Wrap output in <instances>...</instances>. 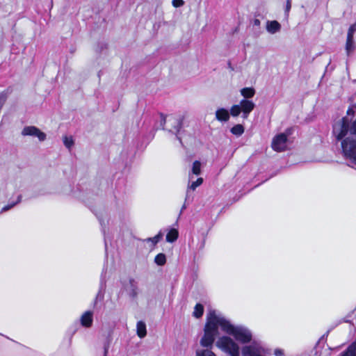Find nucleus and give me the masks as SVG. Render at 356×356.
<instances>
[{
	"mask_svg": "<svg viewBox=\"0 0 356 356\" xmlns=\"http://www.w3.org/2000/svg\"><path fill=\"white\" fill-rule=\"evenodd\" d=\"M195 354L196 356H216L210 348H206L205 349H197Z\"/></svg>",
	"mask_w": 356,
	"mask_h": 356,
	"instance_id": "16",
	"label": "nucleus"
},
{
	"mask_svg": "<svg viewBox=\"0 0 356 356\" xmlns=\"http://www.w3.org/2000/svg\"><path fill=\"white\" fill-rule=\"evenodd\" d=\"M223 322H225V317L218 314L216 311L209 312L204 329V335L200 341L202 347L212 348L216 336L218 334V328L220 327L222 330Z\"/></svg>",
	"mask_w": 356,
	"mask_h": 356,
	"instance_id": "2",
	"label": "nucleus"
},
{
	"mask_svg": "<svg viewBox=\"0 0 356 356\" xmlns=\"http://www.w3.org/2000/svg\"><path fill=\"white\" fill-rule=\"evenodd\" d=\"M342 356H356V343H352Z\"/></svg>",
	"mask_w": 356,
	"mask_h": 356,
	"instance_id": "20",
	"label": "nucleus"
},
{
	"mask_svg": "<svg viewBox=\"0 0 356 356\" xmlns=\"http://www.w3.org/2000/svg\"><path fill=\"white\" fill-rule=\"evenodd\" d=\"M137 334L140 338H143L147 334L146 325L143 321H138L136 325Z\"/></svg>",
	"mask_w": 356,
	"mask_h": 356,
	"instance_id": "14",
	"label": "nucleus"
},
{
	"mask_svg": "<svg viewBox=\"0 0 356 356\" xmlns=\"http://www.w3.org/2000/svg\"><path fill=\"white\" fill-rule=\"evenodd\" d=\"M222 331L232 335L236 340L241 343H248L252 339V334L248 329L241 326H234L225 318V322L222 323Z\"/></svg>",
	"mask_w": 356,
	"mask_h": 356,
	"instance_id": "3",
	"label": "nucleus"
},
{
	"mask_svg": "<svg viewBox=\"0 0 356 356\" xmlns=\"http://www.w3.org/2000/svg\"><path fill=\"white\" fill-rule=\"evenodd\" d=\"M356 31V23L353 24L348 29V35L353 36L354 33Z\"/></svg>",
	"mask_w": 356,
	"mask_h": 356,
	"instance_id": "29",
	"label": "nucleus"
},
{
	"mask_svg": "<svg viewBox=\"0 0 356 356\" xmlns=\"http://www.w3.org/2000/svg\"><path fill=\"white\" fill-rule=\"evenodd\" d=\"M289 145L288 135L284 133L275 136L272 140L271 147L276 152H283L287 149Z\"/></svg>",
	"mask_w": 356,
	"mask_h": 356,
	"instance_id": "6",
	"label": "nucleus"
},
{
	"mask_svg": "<svg viewBox=\"0 0 356 356\" xmlns=\"http://www.w3.org/2000/svg\"><path fill=\"white\" fill-rule=\"evenodd\" d=\"M63 143L65 147L68 149H70L74 145V140L72 137L65 136L63 137Z\"/></svg>",
	"mask_w": 356,
	"mask_h": 356,
	"instance_id": "25",
	"label": "nucleus"
},
{
	"mask_svg": "<svg viewBox=\"0 0 356 356\" xmlns=\"http://www.w3.org/2000/svg\"><path fill=\"white\" fill-rule=\"evenodd\" d=\"M291 8V0H287L286 5V13H288Z\"/></svg>",
	"mask_w": 356,
	"mask_h": 356,
	"instance_id": "30",
	"label": "nucleus"
},
{
	"mask_svg": "<svg viewBox=\"0 0 356 356\" xmlns=\"http://www.w3.org/2000/svg\"><path fill=\"white\" fill-rule=\"evenodd\" d=\"M266 31L270 34H275L281 29V24L276 20L267 21L266 25Z\"/></svg>",
	"mask_w": 356,
	"mask_h": 356,
	"instance_id": "11",
	"label": "nucleus"
},
{
	"mask_svg": "<svg viewBox=\"0 0 356 356\" xmlns=\"http://www.w3.org/2000/svg\"><path fill=\"white\" fill-rule=\"evenodd\" d=\"M172 6L175 8H179L184 4V0H172Z\"/></svg>",
	"mask_w": 356,
	"mask_h": 356,
	"instance_id": "27",
	"label": "nucleus"
},
{
	"mask_svg": "<svg viewBox=\"0 0 356 356\" xmlns=\"http://www.w3.org/2000/svg\"><path fill=\"white\" fill-rule=\"evenodd\" d=\"M155 263L159 266H163L166 262L165 255L163 253H160L155 257Z\"/></svg>",
	"mask_w": 356,
	"mask_h": 356,
	"instance_id": "22",
	"label": "nucleus"
},
{
	"mask_svg": "<svg viewBox=\"0 0 356 356\" xmlns=\"http://www.w3.org/2000/svg\"><path fill=\"white\" fill-rule=\"evenodd\" d=\"M162 235L161 234L159 233L153 238H148L147 239H146V241H151L153 243V245H155L159 241Z\"/></svg>",
	"mask_w": 356,
	"mask_h": 356,
	"instance_id": "26",
	"label": "nucleus"
},
{
	"mask_svg": "<svg viewBox=\"0 0 356 356\" xmlns=\"http://www.w3.org/2000/svg\"><path fill=\"white\" fill-rule=\"evenodd\" d=\"M356 31V23L353 24L348 29V35L353 36L354 33Z\"/></svg>",
	"mask_w": 356,
	"mask_h": 356,
	"instance_id": "28",
	"label": "nucleus"
},
{
	"mask_svg": "<svg viewBox=\"0 0 356 356\" xmlns=\"http://www.w3.org/2000/svg\"><path fill=\"white\" fill-rule=\"evenodd\" d=\"M241 95L246 99L252 97L255 95V90L253 88H244L241 90Z\"/></svg>",
	"mask_w": 356,
	"mask_h": 356,
	"instance_id": "15",
	"label": "nucleus"
},
{
	"mask_svg": "<svg viewBox=\"0 0 356 356\" xmlns=\"http://www.w3.org/2000/svg\"><path fill=\"white\" fill-rule=\"evenodd\" d=\"M282 354H283V353H282V350H275V355L276 356H280V355H282Z\"/></svg>",
	"mask_w": 356,
	"mask_h": 356,
	"instance_id": "32",
	"label": "nucleus"
},
{
	"mask_svg": "<svg viewBox=\"0 0 356 356\" xmlns=\"http://www.w3.org/2000/svg\"><path fill=\"white\" fill-rule=\"evenodd\" d=\"M203 312V306L201 304H197L194 308L193 316L196 318H200L202 316Z\"/></svg>",
	"mask_w": 356,
	"mask_h": 356,
	"instance_id": "23",
	"label": "nucleus"
},
{
	"mask_svg": "<svg viewBox=\"0 0 356 356\" xmlns=\"http://www.w3.org/2000/svg\"><path fill=\"white\" fill-rule=\"evenodd\" d=\"M191 172L195 175H199L201 173V163L199 161L193 162Z\"/></svg>",
	"mask_w": 356,
	"mask_h": 356,
	"instance_id": "21",
	"label": "nucleus"
},
{
	"mask_svg": "<svg viewBox=\"0 0 356 356\" xmlns=\"http://www.w3.org/2000/svg\"><path fill=\"white\" fill-rule=\"evenodd\" d=\"M244 127L241 124H236L231 129V132L237 136H241L244 133Z\"/></svg>",
	"mask_w": 356,
	"mask_h": 356,
	"instance_id": "19",
	"label": "nucleus"
},
{
	"mask_svg": "<svg viewBox=\"0 0 356 356\" xmlns=\"http://www.w3.org/2000/svg\"><path fill=\"white\" fill-rule=\"evenodd\" d=\"M243 356H265V350L258 344L246 346L242 349Z\"/></svg>",
	"mask_w": 356,
	"mask_h": 356,
	"instance_id": "7",
	"label": "nucleus"
},
{
	"mask_svg": "<svg viewBox=\"0 0 356 356\" xmlns=\"http://www.w3.org/2000/svg\"><path fill=\"white\" fill-rule=\"evenodd\" d=\"M254 107L255 104L252 101L244 99L240 102L239 104H235L231 107L230 113L233 117H237L242 113L243 118L246 119Z\"/></svg>",
	"mask_w": 356,
	"mask_h": 356,
	"instance_id": "5",
	"label": "nucleus"
},
{
	"mask_svg": "<svg viewBox=\"0 0 356 356\" xmlns=\"http://www.w3.org/2000/svg\"><path fill=\"white\" fill-rule=\"evenodd\" d=\"M355 49L354 42H353V36H350L347 35V40L346 44V50L348 54H350Z\"/></svg>",
	"mask_w": 356,
	"mask_h": 356,
	"instance_id": "18",
	"label": "nucleus"
},
{
	"mask_svg": "<svg viewBox=\"0 0 356 356\" xmlns=\"http://www.w3.org/2000/svg\"><path fill=\"white\" fill-rule=\"evenodd\" d=\"M178 235V231L176 229H172L166 235V241L168 242L172 243L177 239Z\"/></svg>",
	"mask_w": 356,
	"mask_h": 356,
	"instance_id": "17",
	"label": "nucleus"
},
{
	"mask_svg": "<svg viewBox=\"0 0 356 356\" xmlns=\"http://www.w3.org/2000/svg\"><path fill=\"white\" fill-rule=\"evenodd\" d=\"M333 135L341 141V148L346 157L356 163V117L348 111L346 116L336 122Z\"/></svg>",
	"mask_w": 356,
	"mask_h": 356,
	"instance_id": "1",
	"label": "nucleus"
},
{
	"mask_svg": "<svg viewBox=\"0 0 356 356\" xmlns=\"http://www.w3.org/2000/svg\"><path fill=\"white\" fill-rule=\"evenodd\" d=\"M231 113L228 110L220 108L216 111V118L220 122H227L229 120Z\"/></svg>",
	"mask_w": 356,
	"mask_h": 356,
	"instance_id": "12",
	"label": "nucleus"
},
{
	"mask_svg": "<svg viewBox=\"0 0 356 356\" xmlns=\"http://www.w3.org/2000/svg\"><path fill=\"white\" fill-rule=\"evenodd\" d=\"M253 23L254 26H259L260 25V20L258 19H255Z\"/></svg>",
	"mask_w": 356,
	"mask_h": 356,
	"instance_id": "33",
	"label": "nucleus"
},
{
	"mask_svg": "<svg viewBox=\"0 0 356 356\" xmlns=\"http://www.w3.org/2000/svg\"><path fill=\"white\" fill-rule=\"evenodd\" d=\"M164 122L168 123L172 128L170 131L177 133L181 127V120L180 118L169 116L168 119H164Z\"/></svg>",
	"mask_w": 356,
	"mask_h": 356,
	"instance_id": "10",
	"label": "nucleus"
},
{
	"mask_svg": "<svg viewBox=\"0 0 356 356\" xmlns=\"http://www.w3.org/2000/svg\"><path fill=\"white\" fill-rule=\"evenodd\" d=\"M17 202H20V197H18V200Z\"/></svg>",
	"mask_w": 356,
	"mask_h": 356,
	"instance_id": "34",
	"label": "nucleus"
},
{
	"mask_svg": "<svg viewBox=\"0 0 356 356\" xmlns=\"http://www.w3.org/2000/svg\"><path fill=\"white\" fill-rule=\"evenodd\" d=\"M22 134L23 136H35L40 141H44L46 139V134L34 126L25 127L22 131Z\"/></svg>",
	"mask_w": 356,
	"mask_h": 356,
	"instance_id": "8",
	"label": "nucleus"
},
{
	"mask_svg": "<svg viewBox=\"0 0 356 356\" xmlns=\"http://www.w3.org/2000/svg\"><path fill=\"white\" fill-rule=\"evenodd\" d=\"M216 346L231 356H239V347L238 344L229 337L223 336L220 337L217 340Z\"/></svg>",
	"mask_w": 356,
	"mask_h": 356,
	"instance_id": "4",
	"label": "nucleus"
},
{
	"mask_svg": "<svg viewBox=\"0 0 356 356\" xmlns=\"http://www.w3.org/2000/svg\"><path fill=\"white\" fill-rule=\"evenodd\" d=\"M124 289L129 296L133 299L136 298L139 289L137 282L134 279H129L128 283L124 285Z\"/></svg>",
	"mask_w": 356,
	"mask_h": 356,
	"instance_id": "9",
	"label": "nucleus"
},
{
	"mask_svg": "<svg viewBox=\"0 0 356 356\" xmlns=\"http://www.w3.org/2000/svg\"><path fill=\"white\" fill-rule=\"evenodd\" d=\"M16 203H13V204H11L10 205H8V206H5L2 208L1 209V211H8V209H10V208H12L13 207H14V205Z\"/></svg>",
	"mask_w": 356,
	"mask_h": 356,
	"instance_id": "31",
	"label": "nucleus"
},
{
	"mask_svg": "<svg viewBox=\"0 0 356 356\" xmlns=\"http://www.w3.org/2000/svg\"><path fill=\"white\" fill-rule=\"evenodd\" d=\"M202 183L203 179L201 177L198 178L195 181H193L190 185H188L187 192H188L190 189L195 191L196 188L200 186Z\"/></svg>",
	"mask_w": 356,
	"mask_h": 356,
	"instance_id": "24",
	"label": "nucleus"
},
{
	"mask_svg": "<svg viewBox=\"0 0 356 356\" xmlns=\"http://www.w3.org/2000/svg\"><path fill=\"white\" fill-rule=\"evenodd\" d=\"M81 323L84 327H90L92 323V312L88 311L83 313L81 317Z\"/></svg>",
	"mask_w": 356,
	"mask_h": 356,
	"instance_id": "13",
	"label": "nucleus"
}]
</instances>
